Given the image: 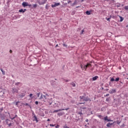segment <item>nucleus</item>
<instances>
[{"instance_id": "54", "label": "nucleus", "mask_w": 128, "mask_h": 128, "mask_svg": "<svg viewBox=\"0 0 128 128\" xmlns=\"http://www.w3.org/2000/svg\"><path fill=\"white\" fill-rule=\"evenodd\" d=\"M26 9H24V12H26Z\"/></svg>"}, {"instance_id": "28", "label": "nucleus", "mask_w": 128, "mask_h": 128, "mask_svg": "<svg viewBox=\"0 0 128 128\" xmlns=\"http://www.w3.org/2000/svg\"><path fill=\"white\" fill-rule=\"evenodd\" d=\"M18 116V115H16L15 116L13 117L12 118H11V120H14V118H16Z\"/></svg>"}, {"instance_id": "11", "label": "nucleus", "mask_w": 128, "mask_h": 128, "mask_svg": "<svg viewBox=\"0 0 128 128\" xmlns=\"http://www.w3.org/2000/svg\"><path fill=\"white\" fill-rule=\"evenodd\" d=\"M116 90L115 89H112V90H110L109 91L110 94H114V92H116Z\"/></svg>"}, {"instance_id": "32", "label": "nucleus", "mask_w": 128, "mask_h": 128, "mask_svg": "<svg viewBox=\"0 0 128 128\" xmlns=\"http://www.w3.org/2000/svg\"><path fill=\"white\" fill-rule=\"evenodd\" d=\"M20 84V82H16V83L15 84V85H16V86H18V84Z\"/></svg>"}, {"instance_id": "57", "label": "nucleus", "mask_w": 128, "mask_h": 128, "mask_svg": "<svg viewBox=\"0 0 128 128\" xmlns=\"http://www.w3.org/2000/svg\"><path fill=\"white\" fill-rule=\"evenodd\" d=\"M50 119H48L47 122H50Z\"/></svg>"}, {"instance_id": "25", "label": "nucleus", "mask_w": 128, "mask_h": 128, "mask_svg": "<svg viewBox=\"0 0 128 128\" xmlns=\"http://www.w3.org/2000/svg\"><path fill=\"white\" fill-rule=\"evenodd\" d=\"M84 30H82V32H80V34H84Z\"/></svg>"}, {"instance_id": "37", "label": "nucleus", "mask_w": 128, "mask_h": 128, "mask_svg": "<svg viewBox=\"0 0 128 128\" xmlns=\"http://www.w3.org/2000/svg\"><path fill=\"white\" fill-rule=\"evenodd\" d=\"M107 122H112V120H110V119L107 120Z\"/></svg>"}, {"instance_id": "18", "label": "nucleus", "mask_w": 128, "mask_h": 128, "mask_svg": "<svg viewBox=\"0 0 128 128\" xmlns=\"http://www.w3.org/2000/svg\"><path fill=\"white\" fill-rule=\"evenodd\" d=\"M86 68H89V66H92V64L90 63H88L86 65H85Z\"/></svg>"}, {"instance_id": "23", "label": "nucleus", "mask_w": 128, "mask_h": 128, "mask_svg": "<svg viewBox=\"0 0 128 128\" xmlns=\"http://www.w3.org/2000/svg\"><path fill=\"white\" fill-rule=\"evenodd\" d=\"M19 12H24V10L23 9H21L20 10H19Z\"/></svg>"}, {"instance_id": "48", "label": "nucleus", "mask_w": 128, "mask_h": 128, "mask_svg": "<svg viewBox=\"0 0 128 128\" xmlns=\"http://www.w3.org/2000/svg\"><path fill=\"white\" fill-rule=\"evenodd\" d=\"M70 2H72L71 1H68V4H70Z\"/></svg>"}, {"instance_id": "2", "label": "nucleus", "mask_w": 128, "mask_h": 128, "mask_svg": "<svg viewBox=\"0 0 128 128\" xmlns=\"http://www.w3.org/2000/svg\"><path fill=\"white\" fill-rule=\"evenodd\" d=\"M40 100H41L42 102H46V96L44 95L41 94Z\"/></svg>"}, {"instance_id": "44", "label": "nucleus", "mask_w": 128, "mask_h": 128, "mask_svg": "<svg viewBox=\"0 0 128 128\" xmlns=\"http://www.w3.org/2000/svg\"><path fill=\"white\" fill-rule=\"evenodd\" d=\"M81 68L84 70V67H82V65H80Z\"/></svg>"}, {"instance_id": "35", "label": "nucleus", "mask_w": 128, "mask_h": 128, "mask_svg": "<svg viewBox=\"0 0 128 128\" xmlns=\"http://www.w3.org/2000/svg\"><path fill=\"white\" fill-rule=\"evenodd\" d=\"M36 94L38 96V98H40V93H37Z\"/></svg>"}, {"instance_id": "45", "label": "nucleus", "mask_w": 128, "mask_h": 128, "mask_svg": "<svg viewBox=\"0 0 128 128\" xmlns=\"http://www.w3.org/2000/svg\"><path fill=\"white\" fill-rule=\"evenodd\" d=\"M98 116L100 118H102V115H99Z\"/></svg>"}, {"instance_id": "14", "label": "nucleus", "mask_w": 128, "mask_h": 128, "mask_svg": "<svg viewBox=\"0 0 128 128\" xmlns=\"http://www.w3.org/2000/svg\"><path fill=\"white\" fill-rule=\"evenodd\" d=\"M98 76H95L92 78V80H98Z\"/></svg>"}, {"instance_id": "58", "label": "nucleus", "mask_w": 128, "mask_h": 128, "mask_svg": "<svg viewBox=\"0 0 128 128\" xmlns=\"http://www.w3.org/2000/svg\"><path fill=\"white\" fill-rule=\"evenodd\" d=\"M18 104V102H16V106H17Z\"/></svg>"}, {"instance_id": "52", "label": "nucleus", "mask_w": 128, "mask_h": 128, "mask_svg": "<svg viewBox=\"0 0 128 128\" xmlns=\"http://www.w3.org/2000/svg\"><path fill=\"white\" fill-rule=\"evenodd\" d=\"M58 46V44H56V46H55V48H56V47Z\"/></svg>"}, {"instance_id": "59", "label": "nucleus", "mask_w": 128, "mask_h": 128, "mask_svg": "<svg viewBox=\"0 0 128 128\" xmlns=\"http://www.w3.org/2000/svg\"><path fill=\"white\" fill-rule=\"evenodd\" d=\"M92 128H96V126H94L92 127Z\"/></svg>"}, {"instance_id": "50", "label": "nucleus", "mask_w": 128, "mask_h": 128, "mask_svg": "<svg viewBox=\"0 0 128 128\" xmlns=\"http://www.w3.org/2000/svg\"><path fill=\"white\" fill-rule=\"evenodd\" d=\"M25 106H30V104H28V103H26V104H25Z\"/></svg>"}, {"instance_id": "33", "label": "nucleus", "mask_w": 128, "mask_h": 128, "mask_svg": "<svg viewBox=\"0 0 128 128\" xmlns=\"http://www.w3.org/2000/svg\"><path fill=\"white\" fill-rule=\"evenodd\" d=\"M104 120H108V116H106V117H105L104 118Z\"/></svg>"}, {"instance_id": "7", "label": "nucleus", "mask_w": 128, "mask_h": 128, "mask_svg": "<svg viewBox=\"0 0 128 128\" xmlns=\"http://www.w3.org/2000/svg\"><path fill=\"white\" fill-rule=\"evenodd\" d=\"M12 92L13 94H16V93L18 92V90L16 89V88H12Z\"/></svg>"}, {"instance_id": "62", "label": "nucleus", "mask_w": 128, "mask_h": 128, "mask_svg": "<svg viewBox=\"0 0 128 128\" xmlns=\"http://www.w3.org/2000/svg\"><path fill=\"white\" fill-rule=\"evenodd\" d=\"M106 91L108 90V89H106Z\"/></svg>"}, {"instance_id": "12", "label": "nucleus", "mask_w": 128, "mask_h": 128, "mask_svg": "<svg viewBox=\"0 0 128 128\" xmlns=\"http://www.w3.org/2000/svg\"><path fill=\"white\" fill-rule=\"evenodd\" d=\"M64 112H60L58 114V116H64Z\"/></svg>"}, {"instance_id": "51", "label": "nucleus", "mask_w": 128, "mask_h": 128, "mask_svg": "<svg viewBox=\"0 0 128 128\" xmlns=\"http://www.w3.org/2000/svg\"><path fill=\"white\" fill-rule=\"evenodd\" d=\"M0 94H4V92H0Z\"/></svg>"}, {"instance_id": "42", "label": "nucleus", "mask_w": 128, "mask_h": 128, "mask_svg": "<svg viewBox=\"0 0 128 128\" xmlns=\"http://www.w3.org/2000/svg\"><path fill=\"white\" fill-rule=\"evenodd\" d=\"M32 94H30V98H32Z\"/></svg>"}, {"instance_id": "38", "label": "nucleus", "mask_w": 128, "mask_h": 128, "mask_svg": "<svg viewBox=\"0 0 128 128\" xmlns=\"http://www.w3.org/2000/svg\"><path fill=\"white\" fill-rule=\"evenodd\" d=\"M84 104V102H79L78 104Z\"/></svg>"}, {"instance_id": "36", "label": "nucleus", "mask_w": 128, "mask_h": 128, "mask_svg": "<svg viewBox=\"0 0 128 128\" xmlns=\"http://www.w3.org/2000/svg\"><path fill=\"white\" fill-rule=\"evenodd\" d=\"M28 6H30V8H32V4H28Z\"/></svg>"}, {"instance_id": "26", "label": "nucleus", "mask_w": 128, "mask_h": 128, "mask_svg": "<svg viewBox=\"0 0 128 128\" xmlns=\"http://www.w3.org/2000/svg\"><path fill=\"white\" fill-rule=\"evenodd\" d=\"M120 22H122V20H124V18H122V16H120Z\"/></svg>"}, {"instance_id": "9", "label": "nucleus", "mask_w": 128, "mask_h": 128, "mask_svg": "<svg viewBox=\"0 0 128 128\" xmlns=\"http://www.w3.org/2000/svg\"><path fill=\"white\" fill-rule=\"evenodd\" d=\"M22 6L26 8V6H28V3L26 2H23L22 4Z\"/></svg>"}, {"instance_id": "13", "label": "nucleus", "mask_w": 128, "mask_h": 128, "mask_svg": "<svg viewBox=\"0 0 128 128\" xmlns=\"http://www.w3.org/2000/svg\"><path fill=\"white\" fill-rule=\"evenodd\" d=\"M34 114V120H36V122H38V118H36V115H34V114Z\"/></svg>"}, {"instance_id": "21", "label": "nucleus", "mask_w": 128, "mask_h": 128, "mask_svg": "<svg viewBox=\"0 0 128 128\" xmlns=\"http://www.w3.org/2000/svg\"><path fill=\"white\" fill-rule=\"evenodd\" d=\"M70 84L72 86L74 87H76V84H74V82L70 83Z\"/></svg>"}, {"instance_id": "39", "label": "nucleus", "mask_w": 128, "mask_h": 128, "mask_svg": "<svg viewBox=\"0 0 128 128\" xmlns=\"http://www.w3.org/2000/svg\"><path fill=\"white\" fill-rule=\"evenodd\" d=\"M76 14V11H73L72 12V14Z\"/></svg>"}, {"instance_id": "8", "label": "nucleus", "mask_w": 128, "mask_h": 128, "mask_svg": "<svg viewBox=\"0 0 128 128\" xmlns=\"http://www.w3.org/2000/svg\"><path fill=\"white\" fill-rule=\"evenodd\" d=\"M114 122H113V123L108 122L106 124L107 128H112V126L114 125Z\"/></svg>"}, {"instance_id": "30", "label": "nucleus", "mask_w": 128, "mask_h": 128, "mask_svg": "<svg viewBox=\"0 0 128 128\" xmlns=\"http://www.w3.org/2000/svg\"><path fill=\"white\" fill-rule=\"evenodd\" d=\"M115 80L114 78H111L110 82H114Z\"/></svg>"}, {"instance_id": "15", "label": "nucleus", "mask_w": 128, "mask_h": 128, "mask_svg": "<svg viewBox=\"0 0 128 128\" xmlns=\"http://www.w3.org/2000/svg\"><path fill=\"white\" fill-rule=\"evenodd\" d=\"M78 114H80L82 119L84 118V116H82V112H78Z\"/></svg>"}, {"instance_id": "47", "label": "nucleus", "mask_w": 128, "mask_h": 128, "mask_svg": "<svg viewBox=\"0 0 128 128\" xmlns=\"http://www.w3.org/2000/svg\"><path fill=\"white\" fill-rule=\"evenodd\" d=\"M64 128H70L68 126H64Z\"/></svg>"}, {"instance_id": "31", "label": "nucleus", "mask_w": 128, "mask_h": 128, "mask_svg": "<svg viewBox=\"0 0 128 128\" xmlns=\"http://www.w3.org/2000/svg\"><path fill=\"white\" fill-rule=\"evenodd\" d=\"M48 8H50V6H48V4H46V10H48Z\"/></svg>"}, {"instance_id": "56", "label": "nucleus", "mask_w": 128, "mask_h": 128, "mask_svg": "<svg viewBox=\"0 0 128 128\" xmlns=\"http://www.w3.org/2000/svg\"><path fill=\"white\" fill-rule=\"evenodd\" d=\"M65 82H68V80H65Z\"/></svg>"}, {"instance_id": "3", "label": "nucleus", "mask_w": 128, "mask_h": 128, "mask_svg": "<svg viewBox=\"0 0 128 128\" xmlns=\"http://www.w3.org/2000/svg\"><path fill=\"white\" fill-rule=\"evenodd\" d=\"M70 110V108H66V109H64V108H62V109H59V110H55L53 112L54 113V112H62V110Z\"/></svg>"}, {"instance_id": "63", "label": "nucleus", "mask_w": 128, "mask_h": 128, "mask_svg": "<svg viewBox=\"0 0 128 128\" xmlns=\"http://www.w3.org/2000/svg\"><path fill=\"white\" fill-rule=\"evenodd\" d=\"M82 2H84V0H82Z\"/></svg>"}, {"instance_id": "41", "label": "nucleus", "mask_w": 128, "mask_h": 128, "mask_svg": "<svg viewBox=\"0 0 128 128\" xmlns=\"http://www.w3.org/2000/svg\"><path fill=\"white\" fill-rule=\"evenodd\" d=\"M35 104H38V102L36 101V102H35Z\"/></svg>"}, {"instance_id": "22", "label": "nucleus", "mask_w": 128, "mask_h": 128, "mask_svg": "<svg viewBox=\"0 0 128 128\" xmlns=\"http://www.w3.org/2000/svg\"><path fill=\"white\" fill-rule=\"evenodd\" d=\"M24 96H25L24 94H22L20 95V98H22V97Z\"/></svg>"}, {"instance_id": "46", "label": "nucleus", "mask_w": 128, "mask_h": 128, "mask_svg": "<svg viewBox=\"0 0 128 128\" xmlns=\"http://www.w3.org/2000/svg\"><path fill=\"white\" fill-rule=\"evenodd\" d=\"M56 128H60V126L58 125H57L56 126Z\"/></svg>"}, {"instance_id": "29", "label": "nucleus", "mask_w": 128, "mask_h": 128, "mask_svg": "<svg viewBox=\"0 0 128 128\" xmlns=\"http://www.w3.org/2000/svg\"><path fill=\"white\" fill-rule=\"evenodd\" d=\"M80 108H81L82 110H86V107H80Z\"/></svg>"}, {"instance_id": "27", "label": "nucleus", "mask_w": 128, "mask_h": 128, "mask_svg": "<svg viewBox=\"0 0 128 128\" xmlns=\"http://www.w3.org/2000/svg\"><path fill=\"white\" fill-rule=\"evenodd\" d=\"M86 68H88L86 67V66L85 65L83 67V70H86Z\"/></svg>"}, {"instance_id": "10", "label": "nucleus", "mask_w": 128, "mask_h": 128, "mask_svg": "<svg viewBox=\"0 0 128 128\" xmlns=\"http://www.w3.org/2000/svg\"><path fill=\"white\" fill-rule=\"evenodd\" d=\"M60 4V3H55L54 4H52V8H56V6H58Z\"/></svg>"}, {"instance_id": "17", "label": "nucleus", "mask_w": 128, "mask_h": 128, "mask_svg": "<svg viewBox=\"0 0 128 128\" xmlns=\"http://www.w3.org/2000/svg\"><path fill=\"white\" fill-rule=\"evenodd\" d=\"M90 12H92V11L87 10V11L86 12V14H88V16H90Z\"/></svg>"}, {"instance_id": "20", "label": "nucleus", "mask_w": 128, "mask_h": 128, "mask_svg": "<svg viewBox=\"0 0 128 128\" xmlns=\"http://www.w3.org/2000/svg\"><path fill=\"white\" fill-rule=\"evenodd\" d=\"M78 4V2L76 0H75L74 2L72 4V6H74V4Z\"/></svg>"}, {"instance_id": "60", "label": "nucleus", "mask_w": 128, "mask_h": 128, "mask_svg": "<svg viewBox=\"0 0 128 128\" xmlns=\"http://www.w3.org/2000/svg\"><path fill=\"white\" fill-rule=\"evenodd\" d=\"M72 102H74V100H72Z\"/></svg>"}, {"instance_id": "19", "label": "nucleus", "mask_w": 128, "mask_h": 128, "mask_svg": "<svg viewBox=\"0 0 128 128\" xmlns=\"http://www.w3.org/2000/svg\"><path fill=\"white\" fill-rule=\"evenodd\" d=\"M0 70L2 72V74L4 75L5 72H4V69H2V68H0Z\"/></svg>"}, {"instance_id": "6", "label": "nucleus", "mask_w": 128, "mask_h": 128, "mask_svg": "<svg viewBox=\"0 0 128 128\" xmlns=\"http://www.w3.org/2000/svg\"><path fill=\"white\" fill-rule=\"evenodd\" d=\"M0 118L4 120L6 118V115L4 114H0Z\"/></svg>"}, {"instance_id": "24", "label": "nucleus", "mask_w": 128, "mask_h": 128, "mask_svg": "<svg viewBox=\"0 0 128 128\" xmlns=\"http://www.w3.org/2000/svg\"><path fill=\"white\" fill-rule=\"evenodd\" d=\"M120 80V77H117L116 79L115 80L116 82H118Z\"/></svg>"}, {"instance_id": "5", "label": "nucleus", "mask_w": 128, "mask_h": 128, "mask_svg": "<svg viewBox=\"0 0 128 128\" xmlns=\"http://www.w3.org/2000/svg\"><path fill=\"white\" fill-rule=\"evenodd\" d=\"M6 124L8 126H12V122H10V120L7 119L6 120Z\"/></svg>"}, {"instance_id": "16", "label": "nucleus", "mask_w": 128, "mask_h": 128, "mask_svg": "<svg viewBox=\"0 0 128 128\" xmlns=\"http://www.w3.org/2000/svg\"><path fill=\"white\" fill-rule=\"evenodd\" d=\"M37 6H38V4H34L32 6V8H36Z\"/></svg>"}, {"instance_id": "61", "label": "nucleus", "mask_w": 128, "mask_h": 128, "mask_svg": "<svg viewBox=\"0 0 128 128\" xmlns=\"http://www.w3.org/2000/svg\"><path fill=\"white\" fill-rule=\"evenodd\" d=\"M110 86H112V85H110Z\"/></svg>"}, {"instance_id": "55", "label": "nucleus", "mask_w": 128, "mask_h": 128, "mask_svg": "<svg viewBox=\"0 0 128 128\" xmlns=\"http://www.w3.org/2000/svg\"><path fill=\"white\" fill-rule=\"evenodd\" d=\"M86 122H88V120L86 119Z\"/></svg>"}, {"instance_id": "49", "label": "nucleus", "mask_w": 128, "mask_h": 128, "mask_svg": "<svg viewBox=\"0 0 128 128\" xmlns=\"http://www.w3.org/2000/svg\"><path fill=\"white\" fill-rule=\"evenodd\" d=\"M10 54H12V50H10Z\"/></svg>"}, {"instance_id": "34", "label": "nucleus", "mask_w": 128, "mask_h": 128, "mask_svg": "<svg viewBox=\"0 0 128 128\" xmlns=\"http://www.w3.org/2000/svg\"><path fill=\"white\" fill-rule=\"evenodd\" d=\"M106 20L108 21V22H110V18H106Z\"/></svg>"}, {"instance_id": "53", "label": "nucleus", "mask_w": 128, "mask_h": 128, "mask_svg": "<svg viewBox=\"0 0 128 128\" xmlns=\"http://www.w3.org/2000/svg\"><path fill=\"white\" fill-rule=\"evenodd\" d=\"M110 96V94H106V96Z\"/></svg>"}, {"instance_id": "43", "label": "nucleus", "mask_w": 128, "mask_h": 128, "mask_svg": "<svg viewBox=\"0 0 128 128\" xmlns=\"http://www.w3.org/2000/svg\"><path fill=\"white\" fill-rule=\"evenodd\" d=\"M50 126H54V125L52 124H50Z\"/></svg>"}, {"instance_id": "4", "label": "nucleus", "mask_w": 128, "mask_h": 128, "mask_svg": "<svg viewBox=\"0 0 128 128\" xmlns=\"http://www.w3.org/2000/svg\"><path fill=\"white\" fill-rule=\"evenodd\" d=\"M39 4H44L46 2V0H38Z\"/></svg>"}, {"instance_id": "1", "label": "nucleus", "mask_w": 128, "mask_h": 128, "mask_svg": "<svg viewBox=\"0 0 128 128\" xmlns=\"http://www.w3.org/2000/svg\"><path fill=\"white\" fill-rule=\"evenodd\" d=\"M80 102H82V101H84V102H88V100H90V98H88V97H86V96H80Z\"/></svg>"}, {"instance_id": "40", "label": "nucleus", "mask_w": 128, "mask_h": 128, "mask_svg": "<svg viewBox=\"0 0 128 128\" xmlns=\"http://www.w3.org/2000/svg\"><path fill=\"white\" fill-rule=\"evenodd\" d=\"M64 46H66V48L68 46V45L66 44H63Z\"/></svg>"}]
</instances>
